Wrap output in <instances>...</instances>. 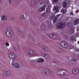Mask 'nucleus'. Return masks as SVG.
Returning <instances> with one entry per match:
<instances>
[{"instance_id": "nucleus-1", "label": "nucleus", "mask_w": 79, "mask_h": 79, "mask_svg": "<svg viewBox=\"0 0 79 79\" xmlns=\"http://www.w3.org/2000/svg\"><path fill=\"white\" fill-rule=\"evenodd\" d=\"M7 29H8L6 32V35L8 37H10L12 35V34H11L12 29L10 27H8Z\"/></svg>"}, {"instance_id": "nucleus-2", "label": "nucleus", "mask_w": 79, "mask_h": 79, "mask_svg": "<svg viewBox=\"0 0 79 79\" xmlns=\"http://www.w3.org/2000/svg\"><path fill=\"white\" fill-rule=\"evenodd\" d=\"M15 60H12V66L16 68H19L20 65L18 63L15 62Z\"/></svg>"}, {"instance_id": "nucleus-3", "label": "nucleus", "mask_w": 79, "mask_h": 79, "mask_svg": "<svg viewBox=\"0 0 79 79\" xmlns=\"http://www.w3.org/2000/svg\"><path fill=\"white\" fill-rule=\"evenodd\" d=\"M64 26H65V24L64 23H63V22H61L57 24V27L59 29L64 28Z\"/></svg>"}, {"instance_id": "nucleus-4", "label": "nucleus", "mask_w": 79, "mask_h": 79, "mask_svg": "<svg viewBox=\"0 0 79 79\" xmlns=\"http://www.w3.org/2000/svg\"><path fill=\"white\" fill-rule=\"evenodd\" d=\"M60 45L63 48H67L68 47V44L64 42H62L60 43Z\"/></svg>"}, {"instance_id": "nucleus-5", "label": "nucleus", "mask_w": 79, "mask_h": 79, "mask_svg": "<svg viewBox=\"0 0 79 79\" xmlns=\"http://www.w3.org/2000/svg\"><path fill=\"white\" fill-rule=\"evenodd\" d=\"M60 16V14H58L56 16H55L53 19V23H56L57 21V19L58 18V17Z\"/></svg>"}, {"instance_id": "nucleus-6", "label": "nucleus", "mask_w": 79, "mask_h": 79, "mask_svg": "<svg viewBox=\"0 0 79 79\" xmlns=\"http://www.w3.org/2000/svg\"><path fill=\"white\" fill-rule=\"evenodd\" d=\"M46 5H45L41 6L39 9V11L40 12H42V11H44L45 10V8H46Z\"/></svg>"}, {"instance_id": "nucleus-7", "label": "nucleus", "mask_w": 79, "mask_h": 79, "mask_svg": "<svg viewBox=\"0 0 79 79\" xmlns=\"http://www.w3.org/2000/svg\"><path fill=\"white\" fill-rule=\"evenodd\" d=\"M14 48L16 52H18L20 50V48L17 45H15L14 47Z\"/></svg>"}, {"instance_id": "nucleus-8", "label": "nucleus", "mask_w": 79, "mask_h": 79, "mask_svg": "<svg viewBox=\"0 0 79 79\" xmlns=\"http://www.w3.org/2000/svg\"><path fill=\"white\" fill-rule=\"evenodd\" d=\"M10 57L12 59H14L16 57V55H15V54L13 52L11 53L10 55Z\"/></svg>"}, {"instance_id": "nucleus-9", "label": "nucleus", "mask_w": 79, "mask_h": 79, "mask_svg": "<svg viewBox=\"0 0 79 79\" xmlns=\"http://www.w3.org/2000/svg\"><path fill=\"white\" fill-rule=\"evenodd\" d=\"M46 12L45 13H43L42 14V15L44 16H48L49 15V10H46Z\"/></svg>"}, {"instance_id": "nucleus-10", "label": "nucleus", "mask_w": 79, "mask_h": 79, "mask_svg": "<svg viewBox=\"0 0 79 79\" xmlns=\"http://www.w3.org/2000/svg\"><path fill=\"white\" fill-rule=\"evenodd\" d=\"M27 53L28 54V55L31 56V55H33L34 53V52L33 50H30L28 51Z\"/></svg>"}, {"instance_id": "nucleus-11", "label": "nucleus", "mask_w": 79, "mask_h": 79, "mask_svg": "<svg viewBox=\"0 0 79 79\" xmlns=\"http://www.w3.org/2000/svg\"><path fill=\"white\" fill-rule=\"evenodd\" d=\"M74 28H72L70 29V33H69V34H70V35H72L73 34H74Z\"/></svg>"}, {"instance_id": "nucleus-12", "label": "nucleus", "mask_w": 79, "mask_h": 79, "mask_svg": "<svg viewBox=\"0 0 79 79\" xmlns=\"http://www.w3.org/2000/svg\"><path fill=\"white\" fill-rule=\"evenodd\" d=\"M39 2H41L40 4V5H42L45 4V0H39Z\"/></svg>"}, {"instance_id": "nucleus-13", "label": "nucleus", "mask_w": 79, "mask_h": 79, "mask_svg": "<svg viewBox=\"0 0 79 79\" xmlns=\"http://www.w3.org/2000/svg\"><path fill=\"white\" fill-rule=\"evenodd\" d=\"M78 23H79V19H76L74 20L73 22L74 25H77Z\"/></svg>"}, {"instance_id": "nucleus-14", "label": "nucleus", "mask_w": 79, "mask_h": 79, "mask_svg": "<svg viewBox=\"0 0 79 79\" xmlns=\"http://www.w3.org/2000/svg\"><path fill=\"white\" fill-rule=\"evenodd\" d=\"M79 72V70L77 69H74L73 70V73L74 74H77Z\"/></svg>"}, {"instance_id": "nucleus-15", "label": "nucleus", "mask_w": 79, "mask_h": 79, "mask_svg": "<svg viewBox=\"0 0 79 79\" xmlns=\"http://www.w3.org/2000/svg\"><path fill=\"white\" fill-rule=\"evenodd\" d=\"M54 36H55V37H53V34H50L49 35L51 38L52 39H56V38H57V36L56 35H55Z\"/></svg>"}, {"instance_id": "nucleus-16", "label": "nucleus", "mask_w": 79, "mask_h": 79, "mask_svg": "<svg viewBox=\"0 0 79 79\" xmlns=\"http://www.w3.org/2000/svg\"><path fill=\"white\" fill-rule=\"evenodd\" d=\"M63 51V49L61 48H58L56 49V52L58 53H62Z\"/></svg>"}, {"instance_id": "nucleus-17", "label": "nucleus", "mask_w": 79, "mask_h": 79, "mask_svg": "<svg viewBox=\"0 0 79 79\" xmlns=\"http://www.w3.org/2000/svg\"><path fill=\"white\" fill-rule=\"evenodd\" d=\"M40 28L42 31H45L46 29V26L45 25H43L41 26Z\"/></svg>"}, {"instance_id": "nucleus-18", "label": "nucleus", "mask_w": 79, "mask_h": 79, "mask_svg": "<svg viewBox=\"0 0 79 79\" xmlns=\"http://www.w3.org/2000/svg\"><path fill=\"white\" fill-rule=\"evenodd\" d=\"M37 63L44 62V59L42 58H40L37 61Z\"/></svg>"}, {"instance_id": "nucleus-19", "label": "nucleus", "mask_w": 79, "mask_h": 79, "mask_svg": "<svg viewBox=\"0 0 79 79\" xmlns=\"http://www.w3.org/2000/svg\"><path fill=\"white\" fill-rule=\"evenodd\" d=\"M43 71H46L45 72V74H47V72L49 73V70L48 69L45 68L43 69Z\"/></svg>"}, {"instance_id": "nucleus-20", "label": "nucleus", "mask_w": 79, "mask_h": 79, "mask_svg": "<svg viewBox=\"0 0 79 79\" xmlns=\"http://www.w3.org/2000/svg\"><path fill=\"white\" fill-rule=\"evenodd\" d=\"M42 49L44 51H47L48 50V47L44 46L43 47Z\"/></svg>"}, {"instance_id": "nucleus-21", "label": "nucleus", "mask_w": 79, "mask_h": 79, "mask_svg": "<svg viewBox=\"0 0 79 79\" xmlns=\"http://www.w3.org/2000/svg\"><path fill=\"white\" fill-rule=\"evenodd\" d=\"M63 70H59L57 72V74H59V75H63V73H62V72H63Z\"/></svg>"}, {"instance_id": "nucleus-22", "label": "nucleus", "mask_w": 79, "mask_h": 79, "mask_svg": "<svg viewBox=\"0 0 79 79\" xmlns=\"http://www.w3.org/2000/svg\"><path fill=\"white\" fill-rule=\"evenodd\" d=\"M35 0H32L30 4L31 6H33V5H34L35 4Z\"/></svg>"}, {"instance_id": "nucleus-23", "label": "nucleus", "mask_w": 79, "mask_h": 79, "mask_svg": "<svg viewBox=\"0 0 79 79\" xmlns=\"http://www.w3.org/2000/svg\"><path fill=\"white\" fill-rule=\"evenodd\" d=\"M44 57H45V58L46 59H47V58H49V56H50V55L48 54H44Z\"/></svg>"}, {"instance_id": "nucleus-24", "label": "nucleus", "mask_w": 79, "mask_h": 79, "mask_svg": "<svg viewBox=\"0 0 79 79\" xmlns=\"http://www.w3.org/2000/svg\"><path fill=\"white\" fill-rule=\"evenodd\" d=\"M60 12L62 13V14H65L66 13V11L65 10H60Z\"/></svg>"}, {"instance_id": "nucleus-25", "label": "nucleus", "mask_w": 79, "mask_h": 79, "mask_svg": "<svg viewBox=\"0 0 79 79\" xmlns=\"http://www.w3.org/2000/svg\"><path fill=\"white\" fill-rule=\"evenodd\" d=\"M72 60L73 62H75V63H77V60L76 59V58L73 57L72 58Z\"/></svg>"}, {"instance_id": "nucleus-26", "label": "nucleus", "mask_w": 79, "mask_h": 79, "mask_svg": "<svg viewBox=\"0 0 79 79\" xmlns=\"http://www.w3.org/2000/svg\"><path fill=\"white\" fill-rule=\"evenodd\" d=\"M67 2H65L63 3V6L64 8H66V6H67Z\"/></svg>"}, {"instance_id": "nucleus-27", "label": "nucleus", "mask_w": 79, "mask_h": 79, "mask_svg": "<svg viewBox=\"0 0 79 79\" xmlns=\"http://www.w3.org/2000/svg\"><path fill=\"white\" fill-rule=\"evenodd\" d=\"M74 37L73 36H72L69 38V40L71 41H73L74 40Z\"/></svg>"}, {"instance_id": "nucleus-28", "label": "nucleus", "mask_w": 79, "mask_h": 79, "mask_svg": "<svg viewBox=\"0 0 79 79\" xmlns=\"http://www.w3.org/2000/svg\"><path fill=\"white\" fill-rule=\"evenodd\" d=\"M11 73V72L10 71H8L6 72V75H10V74Z\"/></svg>"}, {"instance_id": "nucleus-29", "label": "nucleus", "mask_w": 79, "mask_h": 79, "mask_svg": "<svg viewBox=\"0 0 79 79\" xmlns=\"http://www.w3.org/2000/svg\"><path fill=\"white\" fill-rule=\"evenodd\" d=\"M2 20H4L5 21L6 19V16H2Z\"/></svg>"}, {"instance_id": "nucleus-30", "label": "nucleus", "mask_w": 79, "mask_h": 79, "mask_svg": "<svg viewBox=\"0 0 79 79\" xmlns=\"http://www.w3.org/2000/svg\"><path fill=\"white\" fill-rule=\"evenodd\" d=\"M63 38L64 39H68V36H66V35H64L63 36Z\"/></svg>"}, {"instance_id": "nucleus-31", "label": "nucleus", "mask_w": 79, "mask_h": 79, "mask_svg": "<svg viewBox=\"0 0 79 79\" xmlns=\"http://www.w3.org/2000/svg\"><path fill=\"white\" fill-rule=\"evenodd\" d=\"M21 18L22 19H25V17H24V15H21Z\"/></svg>"}, {"instance_id": "nucleus-32", "label": "nucleus", "mask_w": 79, "mask_h": 79, "mask_svg": "<svg viewBox=\"0 0 79 79\" xmlns=\"http://www.w3.org/2000/svg\"><path fill=\"white\" fill-rule=\"evenodd\" d=\"M63 71H64V72H63V73H62L63 74V75H65L66 74V71L64 70H63Z\"/></svg>"}, {"instance_id": "nucleus-33", "label": "nucleus", "mask_w": 79, "mask_h": 79, "mask_svg": "<svg viewBox=\"0 0 79 79\" xmlns=\"http://www.w3.org/2000/svg\"><path fill=\"white\" fill-rule=\"evenodd\" d=\"M6 46H7V47H8V46H9V45H10L9 43H8V42H7L6 44Z\"/></svg>"}, {"instance_id": "nucleus-34", "label": "nucleus", "mask_w": 79, "mask_h": 79, "mask_svg": "<svg viewBox=\"0 0 79 79\" xmlns=\"http://www.w3.org/2000/svg\"><path fill=\"white\" fill-rule=\"evenodd\" d=\"M8 1L10 4H11V3H12V0H8Z\"/></svg>"}, {"instance_id": "nucleus-35", "label": "nucleus", "mask_w": 79, "mask_h": 79, "mask_svg": "<svg viewBox=\"0 0 79 79\" xmlns=\"http://www.w3.org/2000/svg\"><path fill=\"white\" fill-rule=\"evenodd\" d=\"M48 27L50 29H51L52 27V25L51 24H49L48 25Z\"/></svg>"}, {"instance_id": "nucleus-36", "label": "nucleus", "mask_w": 79, "mask_h": 79, "mask_svg": "<svg viewBox=\"0 0 79 79\" xmlns=\"http://www.w3.org/2000/svg\"><path fill=\"white\" fill-rule=\"evenodd\" d=\"M76 52H79V49H78L77 48H76L75 49V52L76 51Z\"/></svg>"}, {"instance_id": "nucleus-37", "label": "nucleus", "mask_w": 79, "mask_h": 79, "mask_svg": "<svg viewBox=\"0 0 79 79\" xmlns=\"http://www.w3.org/2000/svg\"><path fill=\"white\" fill-rule=\"evenodd\" d=\"M58 2V0H54L53 2Z\"/></svg>"}, {"instance_id": "nucleus-38", "label": "nucleus", "mask_w": 79, "mask_h": 79, "mask_svg": "<svg viewBox=\"0 0 79 79\" xmlns=\"http://www.w3.org/2000/svg\"><path fill=\"white\" fill-rule=\"evenodd\" d=\"M70 15H74V14H73V12H71L70 13Z\"/></svg>"}, {"instance_id": "nucleus-39", "label": "nucleus", "mask_w": 79, "mask_h": 79, "mask_svg": "<svg viewBox=\"0 0 79 79\" xmlns=\"http://www.w3.org/2000/svg\"><path fill=\"white\" fill-rule=\"evenodd\" d=\"M69 24H70V23H69L68 24H67V25L68 26H69Z\"/></svg>"}, {"instance_id": "nucleus-40", "label": "nucleus", "mask_w": 79, "mask_h": 79, "mask_svg": "<svg viewBox=\"0 0 79 79\" xmlns=\"http://www.w3.org/2000/svg\"><path fill=\"white\" fill-rule=\"evenodd\" d=\"M55 35H56V34H53V37H55Z\"/></svg>"}, {"instance_id": "nucleus-41", "label": "nucleus", "mask_w": 79, "mask_h": 79, "mask_svg": "<svg viewBox=\"0 0 79 79\" xmlns=\"http://www.w3.org/2000/svg\"><path fill=\"white\" fill-rule=\"evenodd\" d=\"M76 13H78V11L76 10Z\"/></svg>"}, {"instance_id": "nucleus-42", "label": "nucleus", "mask_w": 79, "mask_h": 79, "mask_svg": "<svg viewBox=\"0 0 79 79\" xmlns=\"http://www.w3.org/2000/svg\"><path fill=\"white\" fill-rule=\"evenodd\" d=\"M51 18H52V19H53V17H52Z\"/></svg>"}, {"instance_id": "nucleus-43", "label": "nucleus", "mask_w": 79, "mask_h": 79, "mask_svg": "<svg viewBox=\"0 0 79 79\" xmlns=\"http://www.w3.org/2000/svg\"><path fill=\"white\" fill-rule=\"evenodd\" d=\"M75 40V42L76 41V40Z\"/></svg>"}, {"instance_id": "nucleus-44", "label": "nucleus", "mask_w": 79, "mask_h": 79, "mask_svg": "<svg viewBox=\"0 0 79 79\" xmlns=\"http://www.w3.org/2000/svg\"><path fill=\"white\" fill-rule=\"evenodd\" d=\"M1 2V0H0V3Z\"/></svg>"}, {"instance_id": "nucleus-45", "label": "nucleus", "mask_w": 79, "mask_h": 79, "mask_svg": "<svg viewBox=\"0 0 79 79\" xmlns=\"http://www.w3.org/2000/svg\"><path fill=\"white\" fill-rule=\"evenodd\" d=\"M78 43L79 44V41L78 42Z\"/></svg>"}, {"instance_id": "nucleus-46", "label": "nucleus", "mask_w": 79, "mask_h": 79, "mask_svg": "<svg viewBox=\"0 0 79 79\" xmlns=\"http://www.w3.org/2000/svg\"><path fill=\"white\" fill-rule=\"evenodd\" d=\"M11 32H12V31H11Z\"/></svg>"}]
</instances>
